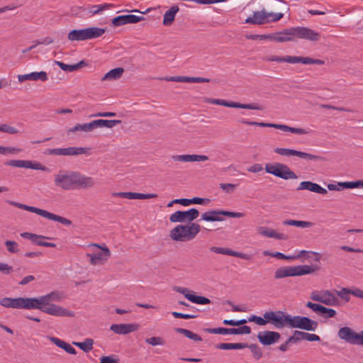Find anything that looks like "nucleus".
I'll return each mask as SVG.
<instances>
[{
  "instance_id": "f257e3e1",
  "label": "nucleus",
  "mask_w": 363,
  "mask_h": 363,
  "mask_svg": "<svg viewBox=\"0 0 363 363\" xmlns=\"http://www.w3.org/2000/svg\"><path fill=\"white\" fill-rule=\"evenodd\" d=\"M64 298L63 292L52 291L39 297L14 298L5 297L0 300V305L5 308L16 309H38L54 316L73 317L74 315V312L52 303V302H60Z\"/></svg>"
},
{
  "instance_id": "f03ea898",
  "label": "nucleus",
  "mask_w": 363,
  "mask_h": 363,
  "mask_svg": "<svg viewBox=\"0 0 363 363\" xmlns=\"http://www.w3.org/2000/svg\"><path fill=\"white\" fill-rule=\"evenodd\" d=\"M55 186L62 191L91 189L96 185L94 178L77 171L60 169L53 175Z\"/></svg>"
},
{
  "instance_id": "7ed1b4c3",
  "label": "nucleus",
  "mask_w": 363,
  "mask_h": 363,
  "mask_svg": "<svg viewBox=\"0 0 363 363\" xmlns=\"http://www.w3.org/2000/svg\"><path fill=\"white\" fill-rule=\"evenodd\" d=\"M288 313L282 311H269L263 314V317L252 315L248 320L258 325H272L275 328L281 329L288 325Z\"/></svg>"
},
{
  "instance_id": "20e7f679",
  "label": "nucleus",
  "mask_w": 363,
  "mask_h": 363,
  "mask_svg": "<svg viewBox=\"0 0 363 363\" xmlns=\"http://www.w3.org/2000/svg\"><path fill=\"white\" fill-rule=\"evenodd\" d=\"M201 230V226L196 223H190L187 225H178L169 233L172 240L177 242H185L194 239Z\"/></svg>"
},
{
  "instance_id": "39448f33",
  "label": "nucleus",
  "mask_w": 363,
  "mask_h": 363,
  "mask_svg": "<svg viewBox=\"0 0 363 363\" xmlns=\"http://www.w3.org/2000/svg\"><path fill=\"white\" fill-rule=\"evenodd\" d=\"M105 33V29L98 27H89L83 29H74L71 30L68 35L69 40L84 41L98 38Z\"/></svg>"
},
{
  "instance_id": "423d86ee",
  "label": "nucleus",
  "mask_w": 363,
  "mask_h": 363,
  "mask_svg": "<svg viewBox=\"0 0 363 363\" xmlns=\"http://www.w3.org/2000/svg\"><path fill=\"white\" fill-rule=\"evenodd\" d=\"M316 269V267L309 265L284 267L276 270L274 277L279 279L288 277L302 276L311 274Z\"/></svg>"
},
{
  "instance_id": "0eeeda50",
  "label": "nucleus",
  "mask_w": 363,
  "mask_h": 363,
  "mask_svg": "<svg viewBox=\"0 0 363 363\" xmlns=\"http://www.w3.org/2000/svg\"><path fill=\"white\" fill-rule=\"evenodd\" d=\"M9 203L15 207L36 213L38 215L41 216L42 217H44L45 218H48L51 220L59 222L63 225H70L72 224V221L70 220H69L66 218L60 216L58 215L54 214V213L47 211L45 210H43V209H41V208H39L37 207H34V206H30L23 204V203L16 202V201H9Z\"/></svg>"
},
{
  "instance_id": "6e6552de",
  "label": "nucleus",
  "mask_w": 363,
  "mask_h": 363,
  "mask_svg": "<svg viewBox=\"0 0 363 363\" xmlns=\"http://www.w3.org/2000/svg\"><path fill=\"white\" fill-rule=\"evenodd\" d=\"M283 13L267 12L264 9L254 11L252 15L249 16L245 23L253 25H262L271 22H277L282 18Z\"/></svg>"
},
{
  "instance_id": "1a4fd4ad",
  "label": "nucleus",
  "mask_w": 363,
  "mask_h": 363,
  "mask_svg": "<svg viewBox=\"0 0 363 363\" xmlns=\"http://www.w3.org/2000/svg\"><path fill=\"white\" fill-rule=\"evenodd\" d=\"M89 247L93 248V253H88L86 256L89 258L91 264L103 265L111 257V252L106 245H101L92 243Z\"/></svg>"
},
{
  "instance_id": "9d476101",
  "label": "nucleus",
  "mask_w": 363,
  "mask_h": 363,
  "mask_svg": "<svg viewBox=\"0 0 363 363\" xmlns=\"http://www.w3.org/2000/svg\"><path fill=\"white\" fill-rule=\"evenodd\" d=\"M267 62H287L290 64L301 63L303 65H323L325 62L319 59H313L309 57L289 56L279 57L276 55L268 56L265 58Z\"/></svg>"
},
{
  "instance_id": "9b49d317",
  "label": "nucleus",
  "mask_w": 363,
  "mask_h": 363,
  "mask_svg": "<svg viewBox=\"0 0 363 363\" xmlns=\"http://www.w3.org/2000/svg\"><path fill=\"white\" fill-rule=\"evenodd\" d=\"M265 171L269 174L285 180L296 179L298 178L297 175L286 164L283 163H267L265 164Z\"/></svg>"
},
{
  "instance_id": "f8f14e48",
  "label": "nucleus",
  "mask_w": 363,
  "mask_h": 363,
  "mask_svg": "<svg viewBox=\"0 0 363 363\" xmlns=\"http://www.w3.org/2000/svg\"><path fill=\"white\" fill-rule=\"evenodd\" d=\"M238 121L240 123L250 125L274 128L281 130L282 131L290 132V133L298 134V135H306L310 133V130H308V129L293 128V127H290V126H288L284 124L268 123H264V122H253V121H247L244 118L240 119Z\"/></svg>"
},
{
  "instance_id": "ddd939ff",
  "label": "nucleus",
  "mask_w": 363,
  "mask_h": 363,
  "mask_svg": "<svg viewBox=\"0 0 363 363\" xmlns=\"http://www.w3.org/2000/svg\"><path fill=\"white\" fill-rule=\"evenodd\" d=\"M288 325L293 328H300L305 330L314 331L318 324L316 321L304 316H292L289 315Z\"/></svg>"
},
{
  "instance_id": "4468645a",
  "label": "nucleus",
  "mask_w": 363,
  "mask_h": 363,
  "mask_svg": "<svg viewBox=\"0 0 363 363\" xmlns=\"http://www.w3.org/2000/svg\"><path fill=\"white\" fill-rule=\"evenodd\" d=\"M223 216L239 218L243 217L244 213L223 210H211L203 213L201 215V220L208 222L223 221L224 220Z\"/></svg>"
},
{
  "instance_id": "2eb2a0df",
  "label": "nucleus",
  "mask_w": 363,
  "mask_h": 363,
  "mask_svg": "<svg viewBox=\"0 0 363 363\" xmlns=\"http://www.w3.org/2000/svg\"><path fill=\"white\" fill-rule=\"evenodd\" d=\"M310 298L315 301L322 303L327 306H337L340 303L335 294L328 290L313 291Z\"/></svg>"
},
{
  "instance_id": "dca6fc26",
  "label": "nucleus",
  "mask_w": 363,
  "mask_h": 363,
  "mask_svg": "<svg viewBox=\"0 0 363 363\" xmlns=\"http://www.w3.org/2000/svg\"><path fill=\"white\" fill-rule=\"evenodd\" d=\"M274 152L281 156H296L306 160L318 161L323 160V158L320 156L289 148L277 147L276 149H274Z\"/></svg>"
},
{
  "instance_id": "f3484780",
  "label": "nucleus",
  "mask_w": 363,
  "mask_h": 363,
  "mask_svg": "<svg viewBox=\"0 0 363 363\" xmlns=\"http://www.w3.org/2000/svg\"><path fill=\"white\" fill-rule=\"evenodd\" d=\"M199 216V212L196 208H191L188 211H177L172 213L169 217L172 223H192Z\"/></svg>"
},
{
  "instance_id": "a211bd4d",
  "label": "nucleus",
  "mask_w": 363,
  "mask_h": 363,
  "mask_svg": "<svg viewBox=\"0 0 363 363\" xmlns=\"http://www.w3.org/2000/svg\"><path fill=\"white\" fill-rule=\"evenodd\" d=\"M86 152L84 147H68L65 148H48L44 153L47 155L75 156Z\"/></svg>"
},
{
  "instance_id": "6ab92c4d",
  "label": "nucleus",
  "mask_w": 363,
  "mask_h": 363,
  "mask_svg": "<svg viewBox=\"0 0 363 363\" xmlns=\"http://www.w3.org/2000/svg\"><path fill=\"white\" fill-rule=\"evenodd\" d=\"M206 102H208L211 104H216L220 106H223L225 107L230 108H238L243 109H250V110H260V107L255 104H240L238 102L234 101H228L224 99H206Z\"/></svg>"
},
{
  "instance_id": "aec40b11",
  "label": "nucleus",
  "mask_w": 363,
  "mask_h": 363,
  "mask_svg": "<svg viewBox=\"0 0 363 363\" xmlns=\"http://www.w3.org/2000/svg\"><path fill=\"white\" fill-rule=\"evenodd\" d=\"M295 38L316 42L320 40V33L308 27H294Z\"/></svg>"
},
{
  "instance_id": "412c9836",
  "label": "nucleus",
  "mask_w": 363,
  "mask_h": 363,
  "mask_svg": "<svg viewBox=\"0 0 363 363\" xmlns=\"http://www.w3.org/2000/svg\"><path fill=\"white\" fill-rule=\"evenodd\" d=\"M173 289L174 291L183 294L187 300L194 303L206 305L211 303V300L209 298L191 294L187 288L174 286Z\"/></svg>"
},
{
  "instance_id": "4be33fe9",
  "label": "nucleus",
  "mask_w": 363,
  "mask_h": 363,
  "mask_svg": "<svg viewBox=\"0 0 363 363\" xmlns=\"http://www.w3.org/2000/svg\"><path fill=\"white\" fill-rule=\"evenodd\" d=\"M5 164L15 167L27 168L36 170L45 171L46 169V167L42 165L40 162H33L30 160H13L7 161Z\"/></svg>"
},
{
  "instance_id": "5701e85b",
  "label": "nucleus",
  "mask_w": 363,
  "mask_h": 363,
  "mask_svg": "<svg viewBox=\"0 0 363 363\" xmlns=\"http://www.w3.org/2000/svg\"><path fill=\"white\" fill-rule=\"evenodd\" d=\"M280 334L278 332L265 330L259 332L257 338L263 345H271L280 339Z\"/></svg>"
},
{
  "instance_id": "b1692460",
  "label": "nucleus",
  "mask_w": 363,
  "mask_h": 363,
  "mask_svg": "<svg viewBox=\"0 0 363 363\" xmlns=\"http://www.w3.org/2000/svg\"><path fill=\"white\" fill-rule=\"evenodd\" d=\"M294 27L284 29L282 31L271 33V41L284 43L292 41L295 38Z\"/></svg>"
},
{
  "instance_id": "393cba45",
  "label": "nucleus",
  "mask_w": 363,
  "mask_h": 363,
  "mask_svg": "<svg viewBox=\"0 0 363 363\" xmlns=\"http://www.w3.org/2000/svg\"><path fill=\"white\" fill-rule=\"evenodd\" d=\"M144 19V17L142 16H139L133 14H128L113 18L111 23L113 26L118 27L128 23H136Z\"/></svg>"
},
{
  "instance_id": "a878e982",
  "label": "nucleus",
  "mask_w": 363,
  "mask_h": 363,
  "mask_svg": "<svg viewBox=\"0 0 363 363\" xmlns=\"http://www.w3.org/2000/svg\"><path fill=\"white\" fill-rule=\"evenodd\" d=\"M161 79L167 82H186V83H203L209 82L210 79L197 77L173 76L165 77Z\"/></svg>"
},
{
  "instance_id": "bb28decb",
  "label": "nucleus",
  "mask_w": 363,
  "mask_h": 363,
  "mask_svg": "<svg viewBox=\"0 0 363 363\" xmlns=\"http://www.w3.org/2000/svg\"><path fill=\"white\" fill-rule=\"evenodd\" d=\"M139 328L138 325L133 323L113 324L110 330L118 335H127L136 331Z\"/></svg>"
},
{
  "instance_id": "cd10ccee",
  "label": "nucleus",
  "mask_w": 363,
  "mask_h": 363,
  "mask_svg": "<svg viewBox=\"0 0 363 363\" xmlns=\"http://www.w3.org/2000/svg\"><path fill=\"white\" fill-rule=\"evenodd\" d=\"M113 197H120L127 199H149L156 198L155 194H141L135 192H114L112 194Z\"/></svg>"
},
{
  "instance_id": "c85d7f7f",
  "label": "nucleus",
  "mask_w": 363,
  "mask_h": 363,
  "mask_svg": "<svg viewBox=\"0 0 363 363\" xmlns=\"http://www.w3.org/2000/svg\"><path fill=\"white\" fill-rule=\"evenodd\" d=\"M172 159L174 162H203L208 160L207 156L203 155H172Z\"/></svg>"
},
{
  "instance_id": "c756f323",
  "label": "nucleus",
  "mask_w": 363,
  "mask_h": 363,
  "mask_svg": "<svg viewBox=\"0 0 363 363\" xmlns=\"http://www.w3.org/2000/svg\"><path fill=\"white\" fill-rule=\"evenodd\" d=\"M257 233L264 237L269 238H275L277 240H286L287 239V236L283 233H279L276 232L274 230L266 227V226H259L257 228Z\"/></svg>"
},
{
  "instance_id": "7c9ffc66",
  "label": "nucleus",
  "mask_w": 363,
  "mask_h": 363,
  "mask_svg": "<svg viewBox=\"0 0 363 363\" xmlns=\"http://www.w3.org/2000/svg\"><path fill=\"white\" fill-rule=\"evenodd\" d=\"M210 250L215 253L230 255V256L241 258L243 259H250V255H249L247 254L240 252L233 251L228 248L211 247L210 248Z\"/></svg>"
},
{
  "instance_id": "2f4dec72",
  "label": "nucleus",
  "mask_w": 363,
  "mask_h": 363,
  "mask_svg": "<svg viewBox=\"0 0 363 363\" xmlns=\"http://www.w3.org/2000/svg\"><path fill=\"white\" fill-rule=\"evenodd\" d=\"M297 190H308L310 191L320 194H326L328 193L327 190L320 186L319 184L309 181H304L301 182L298 187L297 188Z\"/></svg>"
},
{
  "instance_id": "473e14b6",
  "label": "nucleus",
  "mask_w": 363,
  "mask_h": 363,
  "mask_svg": "<svg viewBox=\"0 0 363 363\" xmlns=\"http://www.w3.org/2000/svg\"><path fill=\"white\" fill-rule=\"evenodd\" d=\"M336 294L338 296H340L342 299L345 300L346 302H348L350 301L349 294H352L356 297L363 299V290L358 288H354L353 289L342 288L341 290L336 291Z\"/></svg>"
},
{
  "instance_id": "72a5a7b5",
  "label": "nucleus",
  "mask_w": 363,
  "mask_h": 363,
  "mask_svg": "<svg viewBox=\"0 0 363 363\" xmlns=\"http://www.w3.org/2000/svg\"><path fill=\"white\" fill-rule=\"evenodd\" d=\"M354 333V330H353L351 328L345 326L339 329L337 332V336L340 340L351 344Z\"/></svg>"
},
{
  "instance_id": "f704fd0d",
  "label": "nucleus",
  "mask_w": 363,
  "mask_h": 363,
  "mask_svg": "<svg viewBox=\"0 0 363 363\" xmlns=\"http://www.w3.org/2000/svg\"><path fill=\"white\" fill-rule=\"evenodd\" d=\"M49 339L56 346L63 349L67 353L71 354H76V350L69 343L55 337H50Z\"/></svg>"
},
{
  "instance_id": "c9c22d12",
  "label": "nucleus",
  "mask_w": 363,
  "mask_h": 363,
  "mask_svg": "<svg viewBox=\"0 0 363 363\" xmlns=\"http://www.w3.org/2000/svg\"><path fill=\"white\" fill-rule=\"evenodd\" d=\"M55 64L58 65L61 69L65 72H72L79 69L80 68L86 65V62L84 60H81L79 62L75 65H67L62 62L55 61Z\"/></svg>"
},
{
  "instance_id": "e433bc0d",
  "label": "nucleus",
  "mask_w": 363,
  "mask_h": 363,
  "mask_svg": "<svg viewBox=\"0 0 363 363\" xmlns=\"http://www.w3.org/2000/svg\"><path fill=\"white\" fill-rule=\"evenodd\" d=\"M124 69L123 67H117L108 72L102 78L101 81H113L121 77Z\"/></svg>"
},
{
  "instance_id": "4c0bfd02",
  "label": "nucleus",
  "mask_w": 363,
  "mask_h": 363,
  "mask_svg": "<svg viewBox=\"0 0 363 363\" xmlns=\"http://www.w3.org/2000/svg\"><path fill=\"white\" fill-rule=\"evenodd\" d=\"M178 11L179 7L177 6H172L169 10H167L164 13L162 23L164 26L171 25L174 21L175 16Z\"/></svg>"
},
{
  "instance_id": "58836bf2",
  "label": "nucleus",
  "mask_w": 363,
  "mask_h": 363,
  "mask_svg": "<svg viewBox=\"0 0 363 363\" xmlns=\"http://www.w3.org/2000/svg\"><path fill=\"white\" fill-rule=\"evenodd\" d=\"M311 255H317V257L315 259V262L320 261V254L312 251L301 250L297 254L292 255V257H294V260L302 259V262H303L305 259L311 258Z\"/></svg>"
},
{
  "instance_id": "ea45409f",
  "label": "nucleus",
  "mask_w": 363,
  "mask_h": 363,
  "mask_svg": "<svg viewBox=\"0 0 363 363\" xmlns=\"http://www.w3.org/2000/svg\"><path fill=\"white\" fill-rule=\"evenodd\" d=\"M248 347L247 343H220L216 345V348L219 350H241Z\"/></svg>"
},
{
  "instance_id": "a19ab883",
  "label": "nucleus",
  "mask_w": 363,
  "mask_h": 363,
  "mask_svg": "<svg viewBox=\"0 0 363 363\" xmlns=\"http://www.w3.org/2000/svg\"><path fill=\"white\" fill-rule=\"evenodd\" d=\"M96 128H111L115 125L120 124L121 121L120 120H104L98 119L94 121Z\"/></svg>"
},
{
  "instance_id": "79ce46f5",
  "label": "nucleus",
  "mask_w": 363,
  "mask_h": 363,
  "mask_svg": "<svg viewBox=\"0 0 363 363\" xmlns=\"http://www.w3.org/2000/svg\"><path fill=\"white\" fill-rule=\"evenodd\" d=\"M283 224L285 225H291L303 228H311L313 225L312 222L296 220H286L283 222Z\"/></svg>"
},
{
  "instance_id": "37998d69",
  "label": "nucleus",
  "mask_w": 363,
  "mask_h": 363,
  "mask_svg": "<svg viewBox=\"0 0 363 363\" xmlns=\"http://www.w3.org/2000/svg\"><path fill=\"white\" fill-rule=\"evenodd\" d=\"M73 344L79 347L84 352H89L93 349L94 340L86 338L83 342H74Z\"/></svg>"
},
{
  "instance_id": "c03bdc74",
  "label": "nucleus",
  "mask_w": 363,
  "mask_h": 363,
  "mask_svg": "<svg viewBox=\"0 0 363 363\" xmlns=\"http://www.w3.org/2000/svg\"><path fill=\"white\" fill-rule=\"evenodd\" d=\"M113 7V4H103L99 5H92L89 7V13L92 16L97 15L103 12L104 11Z\"/></svg>"
},
{
  "instance_id": "a18cd8bd",
  "label": "nucleus",
  "mask_w": 363,
  "mask_h": 363,
  "mask_svg": "<svg viewBox=\"0 0 363 363\" xmlns=\"http://www.w3.org/2000/svg\"><path fill=\"white\" fill-rule=\"evenodd\" d=\"M48 79V74L46 72H33L29 73V80L31 81H41L46 82Z\"/></svg>"
},
{
  "instance_id": "49530a36",
  "label": "nucleus",
  "mask_w": 363,
  "mask_h": 363,
  "mask_svg": "<svg viewBox=\"0 0 363 363\" xmlns=\"http://www.w3.org/2000/svg\"><path fill=\"white\" fill-rule=\"evenodd\" d=\"M176 331L178 333L182 334L184 336H186V337H188L189 339L193 340L194 341H201V337L199 335H197L187 329L177 328Z\"/></svg>"
},
{
  "instance_id": "de8ad7c7",
  "label": "nucleus",
  "mask_w": 363,
  "mask_h": 363,
  "mask_svg": "<svg viewBox=\"0 0 363 363\" xmlns=\"http://www.w3.org/2000/svg\"><path fill=\"white\" fill-rule=\"evenodd\" d=\"M47 238L43 235H36V238H33L32 242L39 246L48 247H55L56 245L53 242H48L43 241V239Z\"/></svg>"
},
{
  "instance_id": "09e8293b",
  "label": "nucleus",
  "mask_w": 363,
  "mask_h": 363,
  "mask_svg": "<svg viewBox=\"0 0 363 363\" xmlns=\"http://www.w3.org/2000/svg\"><path fill=\"white\" fill-rule=\"evenodd\" d=\"M4 244L7 251L10 253L16 254L20 251L19 245L16 241L6 240Z\"/></svg>"
},
{
  "instance_id": "8fccbe9b",
  "label": "nucleus",
  "mask_w": 363,
  "mask_h": 363,
  "mask_svg": "<svg viewBox=\"0 0 363 363\" xmlns=\"http://www.w3.org/2000/svg\"><path fill=\"white\" fill-rule=\"evenodd\" d=\"M0 132L11 135H15L20 133L19 130L15 127L11 126L7 123L0 124Z\"/></svg>"
},
{
  "instance_id": "3c124183",
  "label": "nucleus",
  "mask_w": 363,
  "mask_h": 363,
  "mask_svg": "<svg viewBox=\"0 0 363 363\" xmlns=\"http://www.w3.org/2000/svg\"><path fill=\"white\" fill-rule=\"evenodd\" d=\"M21 152V149L13 147H4L0 145V154L3 155L10 154H18Z\"/></svg>"
},
{
  "instance_id": "603ef678",
  "label": "nucleus",
  "mask_w": 363,
  "mask_h": 363,
  "mask_svg": "<svg viewBox=\"0 0 363 363\" xmlns=\"http://www.w3.org/2000/svg\"><path fill=\"white\" fill-rule=\"evenodd\" d=\"M305 332L295 330L294 335L289 337V342L296 343L301 340H304Z\"/></svg>"
},
{
  "instance_id": "864d4df0",
  "label": "nucleus",
  "mask_w": 363,
  "mask_h": 363,
  "mask_svg": "<svg viewBox=\"0 0 363 363\" xmlns=\"http://www.w3.org/2000/svg\"><path fill=\"white\" fill-rule=\"evenodd\" d=\"M247 347H249L250 349L253 357L256 359H259L262 357V352L260 347H259L257 345L252 344L250 345H248Z\"/></svg>"
},
{
  "instance_id": "5fc2aeb1",
  "label": "nucleus",
  "mask_w": 363,
  "mask_h": 363,
  "mask_svg": "<svg viewBox=\"0 0 363 363\" xmlns=\"http://www.w3.org/2000/svg\"><path fill=\"white\" fill-rule=\"evenodd\" d=\"M350 345H363V330L359 333L354 331Z\"/></svg>"
},
{
  "instance_id": "6e6d98bb",
  "label": "nucleus",
  "mask_w": 363,
  "mask_h": 363,
  "mask_svg": "<svg viewBox=\"0 0 363 363\" xmlns=\"http://www.w3.org/2000/svg\"><path fill=\"white\" fill-rule=\"evenodd\" d=\"M208 332L212 334L229 335L232 334V329L225 328H216L209 329Z\"/></svg>"
},
{
  "instance_id": "4d7b16f0",
  "label": "nucleus",
  "mask_w": 363,
  "mask_h": 363,
  "mask_svg": "<svg viewBox=\"0 0 363 363\" xmlns=\"http://www.w3.org/2000/svg\"><path fill=\"white\" fill-rule=\"evenodd\" d=\"M232 334H246L248 335L251 333V328L247 325H243L238 328H231Z\"/></svg>"
},
{
  "instance_id": "13d9d810",
  "label": "nucleus",
  "mask_w": 363,
  "mask_h": 363,
  "mask_svg": "<svg viewBox=\"0 0 363 363\" xmlns=\"http://www.w3.org/2000/svg\"><path fill=\"white\" fill-rule=\"evenodd\" d=\"M146 342L152 345H163L164 344V340L160 337H152L146 339Z\"/></svg>"
},
{
  "instance_id": "bf43d9fd",
  "label": "nucleus",
  "mask_w": 363,
  "mask_h": 363,
  "mask_svg": "<svg viewBox=\"0 0 363 363\" xmlns=\"http://www.w3.org/2000/svg\"><path fill=\"white\" fill-rule=\"evenodd\" d=\"M345 189L363 188V180L356 182H345Z\"/></svg>"
},
{
  "instance_id": "052dcab7",
  "label": "nucleus",
  "mask_w": 363,
  "mask_h": 363,
  "mask_svg": "<svg viewBox=\"0 0 363 363\" xmlns=\"http://www.w3.org/2000/svg\"><path fill=\"white\" fill-rule=\"evenodd\" d=\"M336 313L335 310L330 308H326L323 306L320 312V314L324 315L325 318H333L335 316Z\"/></svg>"
},
{
  "instance_id": "680f3d73",
  "label": "nucleus",
  "mask_w": 363,
  "mask_h": 363,
  "mask_svg": "<svg viewBox=\"0 0 363 363\" xmlns=\"http://www.w3.org/2000/svg\"><path fill=\"white\" fill-rule=\"evenodd\" d=\"M13 272V267L7 263L0 262V272L4 274H10Z\"/></svg>"
},
{
  "instance_id": "e2e57ef3",
  "label": "nucleus",
  "mask_w": 363,
  "mask_h": 363,
  "mask_svg": "<svg viewBox=\"0 0 363 363\" xmlns=\"http://www.w3.org/2000/svg\"><path fill=\"white\" fill-rule=\"evenodd\" d=\"M238 184H225L221 183L220 184V188L224 191L226 193H232L235 190V189L237 187Z\"/></svg>"
},
{
  "instance_id": "0e129e2a",
  "label": "nucleus",
  "mask_w": 363,
  "mask_h": 363,
  "mask_svg": "<svg viewBox=\"0 0 363 363\" xmlns=\"http://www.w3.org/2000/svg\"><path fill=\"white\" fill-rule=\"evenodd\" d=\"M119 359L115 355L103 356L100 359V363H118Z\"/></svg>"
},
{
  "instance_id": "69168bd1",
  "label": "nucleus",
  "mask_w": 363,
  "mask_h": 363,
  "mask_svg": "<svg viewBox=\"0 0 363 363\" xmlns=\"http://www.w3.org/2000/svg\"><path fill=\"white\" fill-rule=\"evenodd\" d=\"M248 39L250 40H269L271 41V33L267 35H250L247 36Z\"/></svg>"
},
{
  "instance_id": "338daca9",
  "label": "nucleus",
  "mask_w": 363,
  "mask_h": 363,
  "mask_svg": "<svg viewBox=\"0 0 363 363\" xmlns=\"http://www.w3.org/2000/svg\"><path fill=\"white\" fill-rule=\"evenodd\" d=\"M344 184H345V182H338L336 184H329L328 185V189L330 191H341L343 189H345Z\"/></svg>"
},
{
  "instance_id": "774afa93",
  "label": "nucleus",
  "mask_w": 363,
  "mask_h": 363,
  "mask_svg": "<svg viewBox=\"0 0 363 363\" xmlns=\"http://www.w3.org/2000/svg\"><path fill=\"white\" fill-rule=\"evenodd\" d=\"M191 204H201V205H207L210 202V199H203L199 197H194L191 199Z\"/></svg>"
}]
</instances>
